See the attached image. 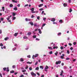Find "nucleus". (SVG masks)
<instances>
[{
  "label": "nucleus",
  "mask_w": 77,
  "mask_h": 77,
  "mask_svg": "<svg viewBox=\"0 0 77 77\" xmlns=\"http://www.w3.org/2000/svg\"><path fill=\"white\" fill-rule=\"evenodd\" d=\"M14 45L15 46V47L14 48H13L12 49L13 51H15V50H16V49H17V47H18V45H17V44H15Z\"/></svg>",
  "instance_id": "nucleus-1"
},
{
  "label": "nucleus",
  "mask_w": 77,
  "mask_h": 77,
  "mask_svg": "<svg viewBox=\"0 0 77 77\" xmlns=\"http://www.w3.org/2000/svg\"><path fill=\"white\" fill-rule=\"evenodd\" d=\"M38 56H39V54H36L35 56L34 55H33L32 58V59H35V58H34V57H38Z\"/></svg>",
  "instance_id": "nucleus-2"
},
{
  "label": "nucleus",
  "mask_w": 77,
  "mask_h": 77,
  "mask_svg": "<svg viewBox=\"0 0 77 77\" xmlns=\"http://www.w3.org/2000/svg\"><path fill=\"white\" fill-rule=\"evenodd\" d=\"M61 63V61L60 60H59L58 61H57L55 63L56 65H58V64H60Z\"/></svg>",
  "instance_id": "nucleus-3"
},
{
  "label": "nucleus",
  "mask_w": 77,
  "mask_h": 77,
  "mask_svg": "<svg viewBox=\"0 0 77 77\" xmlns=\"http://www.w3.org/2000/svg\"><path fill=\"white\" fill-rule=\"evenodd\" d=\"M48 69V66H46L45 68V71L47 72V69Z\"/></svg>",
  "instance_id": "nucleus-4"
},
{
  "label": "nucleus",
  "mask_w": 77,
  "mask_h": 77,
  "mask_svg": "<svg viewBox=\"0 0 77 77\" xmlns=\"http://www.w3.org/2000/svg\"><path fill=\"white\" fill-rule=\"evenodd\" d=\"M6 11H5V14H8V13H9V12H10V11L9 10H8V9H6Z\"/></svg>",
  "instance_id": "nucleus-5"
},
{
  "label": "nucleus",
  "mask_w": 77,
  "mask_h": 77,
  "mask_svg": "<svg viewBox=\"0 0 77 77\" xmlns=\"http://www.w3.org/2000/svg\"><path fill=\"white\" fill-rule=\"evenodd\" d=\"M31 74L32 75H34V76H36V74L34 73L33 72H32L31 73Z\"/></svg>",
  "instance_id": "nucleus-6"
},
{
  "label": "nucleus",
  "mask_w": 77,
  "mask_h": 77,
  "mask_svg": "<svg viewBox=\"0 0 77 77\" xmlns=\"http://www.w3.org/2000/svg\"><path fill=\"white\" fill-rule=\"evenodd\" d=\"M63 5L64 7H66L68 5V4L67 3H65L63 4Z\"/></svg>",
  "instance_id": "nucleus-7"
},
{
  "label": "nucleus",
  "mask_w": 77,
  "mask_h": 77,
  "mask_svg": "<svg viewBox=\"0 0 77 77\" xmlns=\"http://www.w3.org/2000/svg\"><path fill=\"white\" fill-rule=\"evenodd\" d=\"M38 31L39 33L40 34H41L42 33V31L41 30V29H38Z\"/></svg>",
  "instance_id": "nucleus-8"
},
{
  "label": "nucleus",
  "mask_w": 77,
  "mask_h": 77,
  "mask_svg": "<svg viewBox=\"0 0 77 77\" xmlns=\"http://www.w3.org/2000/svg\"><path fill=\"white\" fill-rule=\"evenodd\" d=\"M55 20H56V19L54 18H52L51 20V21H53V22L55 21Z\"/></svg>",
  "instance_id": "nucleus-9"
},
{
  "label": "nucleus",
  "mask_w": 77,
  "mask_h": 77,
  "mask_svg": "<svg viewBox=\"0 0 77 77\" xmlns=\"http://www.w3.org/2000/svg\"><path fill=\"white\" fill-rule=\"evenodd\" d=\"M61 35H62V33L61 32H58L57 35L58 36H60Z\"/></svg>",
  "instance_id": "nucleus-10"
},
{
  "label": "nucleus",
  "mask_w": 77,
  "mask_h": 77,
  "mask_svg": "<svg viewBox=\"0 0 77 77\" xmlns=\"http://www.w3.org/2000/svg\"><path fill=\"white\" fill-rule=\"evenodd\" d=\"M18 35V33L17 32L15 33L14 34V36H17Z\"/></svg>",
  "instance_id": "nucleus-11"
},
{
  "label": "nucleus",
  "mask_w": 77,
  "mask_h": 77,
  "mask_svg": "<svg viewBox=\"0 0 77 77\" xmlns=\"http://www.w3.org/2000/svg\"><path fill=\"white\" fill-rule=\"evenodd\" d=\"M12 17V15H10V16H9L8 17V18H6V19L7 20H9V19L10 18H11V17Z\"/></svg>",
  "instance_id": "nucleus-12"
},
{
  "label": "nucleus",
  "mask_w": 77,
  "mask_h": 77,
  "mask_svg": "<svg viewBox=\"0 0 77 77\" xmlns=\"http://www.w3.org/2000/svg\"><path fill=\"white\" fill-rule=\"evenodd\" d=\"M31 34H32L31 32H29L27 33V35L28 36H30V35H31Z\"/></svg>",
  "instance_id": "nucleus-13"
},
{
  "label": "nucleus",
  "mask_w": 77,
  "mask_h": 77,
  "mask_svg": "<svg viewBox=\"0 0 77 77\" xmlns=\"http://www.w3.org/2000/svg\"><path fill=\"white\" fill-rule=\"evenodd\" d=\"M20 60V62H23L24 61V59L23 58H21Z\"/></svg>",
  "instance_id": "nucleus-14"
},
{
  "label": "nucleus",
  "mask_w": 77,
  "mask_h": 77,
  "mask_svg": "<svg viewBox=\"0 0 77 77\" xmlns=\"http://www.w3.org/2000/svg\"><path fill=\"white\" fill-rule=\"evenodd\" d=\"M9 39V37H7L5 38L4 40L5 41H7V40H8Z\"/></svg>",
  "instance_id": "nucleus-15"
},
{
  "label": "nucleus",
  "mask_w": 77,
  "mask_h": 77,
  "mask_svg": "<svg viewBox=\"0 0 77 77\" xmlns=\"http://www.w3.org/2000/svg\"><path fill=\"white\" fill-rule=\"evenodd\" d=\"M13 9L14 10V11H17V7H15L13 8Z\"/></svg>",
  "instance_id": "nucleus-16"
},
{
  "label": "nucleus",
  "mask_w": 77,
  "mask_h": 77,
  "mask_svg": "<svg viewBox=\"0 0 77 77\" xmlns=\"http://www.w3.org/2000/svg\"><path fill=\"white\" fill-rule=\"evenodd\" d=\"M29 23L31 25V26L33 25V23L32 22H29Z\"/></svg>",
  "instance_id": "nucleus-17"
},
{
  "label": "nucleus",
  "mask_w": 77,
  "mask_h": 77,
  "mask_svg": "<svg viewBox=\"0 0 77 77\" xmlns=\"http://www.w3.org/2000/svg\"><path fill=\"white\" fill-rule=\"evenodd\" d=\"M13 2L14 3H17V1H15V0H12Z\"/></svg>",
  "instance_id": "nucleus-18"
},
{
  "label": "nucleus",
  "mask_w": 77,
  "mask_h": 77,
  "mask_svg": "<svg viewBox=\"0 0 77 77\" xmlns=\"http://www.w3.org/2000/svg\"><path fill=\"white\" fill-rule=\"evenodd\" d=\"M59 22L60 23H63V21H62V20H60L59 21Z\"/></svg>",
  "instance_id": "nucleus-19"
},
{
  "label": "nucleus",
  "mask_w": 77,
  "mask_h": 77,
  "mask_svg": "<svg viewBox=\"0 0 77 77\" xmlns=\"http://www.w3.org/2000/svg\"><path fill=\"white\" fill-rule=\"evenodd\" d=\"M27 63H28L29 64H32V62H27Z\"/></svg>",
  "instance_id": "nucleus-20"
},
{
  "label": "nucleus",
  "mask_w": 77,
  "mask_h": 77,
  "mask_svg": "<svg viewBox=\"0 0 77 77\" xmlns=\"http://www.w3.org/2000/svg\"><path fill=\"white\" fill-rule=\"evenodd\" d=\"M2 11L3 12L5 11V7H2Z\"/></svg>",
  "instance_id": "nucleus-21"
},
{
  "label": "nucleus",
  "mask_w": 77,
  "mask_h": 77,
  "mask_svg": "<svg viewBox=\"0 0 77 77\" xmlns=\"http://www.w3.org/2000/svg\"><path fill=\"white\" fill-rule=\"evenodd\" d=\"M7 72H9V67L7 68Z\"/></svg>",
  "instance_id": "nucleus-22"
},
{
  "label": "nucleus",
  "mask_w": 77,
  "mask_h": 77,
  "mask_svg": "<svg viewBox=\"0 0 77 77\" xmlns=\"http://www.w3.org/2000/svg\"><path fill=\"white\" fill-rule=\"evenodd\" d=\"M23 39H27V36H24L23 37Z\"/></svg>",
  "instance_id": "nucleus-23"
},
{
  "label": "nucleus",
  "mask_w": 77,
  "mask_h": 77,
  "mask_svg": "<svg viewBox=\"0 0 77 77\" xmlns=\"http://www.w3.org/2000/svg\"><path fill=\"white\" fill-rule=\"evenodd\" d=\"M40 68H41V69H43L44 68H43V66H40Z\"/></svg>",
  "instance_id": "nucleus-24"
},
{
  "label": "nucleus",
  "mask_w": 77,
  "mask_h": 77,
  "mask_svg": "<svg viewBox=\"0 0 77 77\" xmlns=\"http://www.w3.org/2000/svg\"><path fill=\"white\" fill-rule=\"evenodd\" d=\"M72 11V10L71 8H70L69 11V12H71Z\"/></svg>",
  "instance_id": "nucleus-25"
},
{
  "label": "nucleus",
  "mask_w": 77,
  "mask_h": 77,
  "mask_svg": "<svg viewBox=\"0 0 77 77\" xmlns=\"http://www.w3.org/2000/svg\"><path fill=\"white\" fill-rule=\"evenodd\" d=\"M30 57H31V56H30V55H28L27 56V57H28V58H30Z\"/></svg>",
  "instance_id": "nucleus-26"
},
{
  "label": "nucleus",
  "mask_w": 77,
  "mask_h": 77,
  "mask_svg": "<svg viewBox=\"0 0 77 77\" xmlns=\"http://www.w3.org/2000/svg\"><path fill=\"white\" fill-rule=\"evenodd\" d=\"M32 37L33 38H36V35H33Z\"/></svg>",
  "instance_id": "nucleus-27"
},
{
  "label": "nucleus",
  "mask_w": 77,
  "mask_h": 77,
  "mask_svg": "<svg viewBox=\"0 0 77 77\" xmlns=\"http://www.w3.org/2000/svg\"><path fill=\"white\" fill-rule=\"evenodd\" d=\"M58 54V52H57H57H56V53H55V56H57Z\"/></svg>",
  "instance_id": "nucleus-28"
},
{
  "label": "nucleus",
  "mask_w": 77,
  "mask_h": 77,
  "mask_svg": "<svg viewBox=\"0 0 77 77\" xmlns=\"http://www.w3.org/2000/svg\"><path fill=\"white\" fill-rule=\"evenodd\" d=\"M46 19H47V18L45 17H44L43 18V20H44V21H45V20H46Z\"/></svg>",
  "instance_id": "nucleus-29"
},
{
  "label": "nucleus",
  "mask_w": 77,
  "mask_h": 77,
  "mask_svg": "<svg viewBox=\"0 0 77 77\" xmlns=\"http://www.w3.org/2000/svg\"><path fill=\"white\" fill-rule=\"evenodd\" d=\"M58 48V47H56V46H54V47H53V49H55V48Z\"/></svg>",
  "instance_id": "nucleus-30"
},
{
  "label": "nucleus",
  "mask_w": 77,
  "mask_h": 77,
  "mask_svg": "<svg viewBox=\"0 0 77 77\" xmlns=\"http://www.w3.org/2000/svg\"><path fill=\"white\" fill-rule=\"evenodd\" d=\"M22 72H26V70H22Z\"/></svg>",
  "instance_id": "nucleus-31"
},
{
  "label": "nucleus",
  "mask_w": 77,
  "mask_h": 77,
  "mask_svg": "<svg viewBox=\"0 0 77 77\" xmlns=\"http://www.w3.org/2000/svg\"><path fill=\"white\" fill-rule=\"evenodd\" d=\"M12 14L13 16H15V13H12Z\"/></svg>",
  "instance_id": "nucleus-32"
},
{
  "label": "nucleus",
  "mask_w": 77,
  "mask_h": 77,
  "mask_svg": "<svg viewBox=\"0 0 77 77\" xmlns=\"http://www.w3.org/2000/svg\"><path fill=\"white\" fill-rule=\"evenodd\" d=\"M48 48L49 49H51V50H53V48H52L51 47H48Z\"/></svg>",
  "instance_id": "nucleus-33"
},
{
  "label": "nucleus",
  "mask_w": 77,
  "mask_h": 77,
  "mask_svg": "<svg viewBox=\"0 0 77 77\" xmlns=\"http://www.w3.org/2000/svg\"><path fill=\"white\" fill-rule=\"evenodd\" d=\"M34 26L35 27H36V26H37V23H34Z\"/></svg>",
  "instance_id": "nucleus-34"
},
{
  "label": "nucleus",
  "mask_w": 77,
  "mask_h": 77,
  "mask_svg": "<svg viewBox=\"0 0 77 77\" xmlns=\"http://www.w3.org/2000/svg\"><path fill=\"white\" fill-rule=\"evenodd\" d=\"M10 7L11 8L12 7H13V5L12 4H11L10 5Z\"/></svg>",
  "instance_id": "nucleus-35"
},
{
  "label": "nucleus",
  "mask_w": 77,
  "mask_h": 77,
  "mask_svg": "<svg viewBox=\"0 0 77 77\" xmlns=\"http://www.w3.org/2000/svg\"><path fill=\"white\" fill-rule=\"evenodd\" d=\"M35 40L36 41H39V40H40V39H39L38 38H36L35 39Z\"/></svg>",
  "instance_id": "nucleus-36"
},
{
  "label": "nucleus",
  "mask_w": 77,
  "mask_h": 77,
  "mask_svg": "<svg viewBox=\"0 0 77 77\" xmlns=\"http://www.w3.org/2000/svg\"><path fill=\"white\" fill-rule=\"evenodd\" d=\"M38 69H39V67H37L35 68V70H38Z\"/></svg>",
  "instance_id": "nucleus-37"
},
{
  "label": "nucleus",
  "mask_w": 77,
  "mask_h": 77,
  "mask_svg": "<svg viewBox=\"0 0 77 77\" xmlns=\"http://www.w3.org/2000/svg\"><path fill=\"white\" fill-rule=\"evenodd\" d=\"M46 25V24L45 23H44L42 24V27H44V26H45V25Z\"/></svg>",
  "instance_id": "nucleus-38"
},
{
  "label": "nucleus",
  "mask_w": 77,
  "mask_h": 77,
  "mask_svg": "<svg viewBox=\"0 0 77 77\" xmlns=\"http://www.w3.org/2000/svg\"><path fill=\"white\" fill-rule=\"evenodd\" d=\"M37 20H39V19L40 18V17L39 16H38L37 17Z\"/></svg>",
  "instance_id": "nucleus-39"
},
{
  "label": "nucleus",
  "mask_w": 77,
  "mask_h": 77,
  "mask_svg": "<svg viewBox=\"0 0 77 77\" xmlns=\"http://www.w3.org/2000/svg\"><path fill=\"white\" fill-rule=\"evenodd\" d=\"M10 72L11 73H14V70L11 71H10Z\"/></svg>",
  "instance_id": "nucleus-40"
},
{
  "label": "nucleus",
  "mask_w": 77,
  "mask_h": 77,
  "mask_svg": "<svg viewBox=\"0 0 77 77\" xmlns=\"http://www.w3.org/2000/svg\"><path fill=\"white\" fill-rule=\"evenodd\" d=\"M15 65H13L12 66V68L13 69L15 68Z\"/></svg>",
  "instance_id": "nucleus-41"
},
{
  "label": "nucleus",
  "mask_w": 77,
  "mask_h": 77,
  "mask_svg": "<svg viewBox=\"0 0 77 77\" xmlns=\"http://www.w3.org/2000/svg\"><path fill=\"white\" fill-rule=\"evenodd\" d=\"M3 69L5 71H6V68L5 67L3 68Z\"/></svg>",
  "instance_id": "nucleus-42"
},
{
  "label": "nucleus",
  "mask_w": 77,
  "mask_h": 77,
  "mask_svg": "<svg viewBox=\"0 0 77 77\" xmlns=\"http://www.w3.org/2000/svg\"><path fill=\"white\" fill-rule=\"evenodd\" d=\"M0 20L1 21H3L4 19L2 17L0 18Z\"/></svg>",
  "instance_id": "nucleus-43"
},
{
  "label": "nucleus",
  "mask_w": 77,
  "mask_h": 77,
  "mask_svg": "<svg viewBox=\"0 0 77 77\" xmlns=\"http://www.w3.org/2000/svg\"><path fill=\"white\" fill-rule=\"evenodd\" d=\"M60 65H58L56 66V67L57 68H59V67H60Z\"/></svg>",
  "instance_id": "nucleus-44"
},
{
  "label": "nucleus",
  "mask_w": 77,
  "mask_h": 77,
  "mask_svg": "<svg viewBox=\"0 0 77 77\" xmlns=\"http://www.w3.org/2000/svg\"><path fill=\"white\" fill-rule=\"evenodd\" d=\"M60 58H61V59H63L64 58V57L62 56H60Z\"/></svg>",
  "instance_id": "nucleus-45"
},
{
  "label": "nucleus",
  "mask_w": 77,
  "mask_h": 77,
  "mask_svg": "<svg viewBox=\"0 0 77 77\" xmlns=\"http://www.w3.org/2000/svg\"><path fill=\"white\" fill-rule=\"evenodd\" d=\"M49 54H53V52L52 51H51L49 52Z\"/></svg>",
  "instance_id": "nucleus-46"
},
{
  "label": "nucleus",
  "mask_w": 77,
  "mask_h": 77,
  "mask_svg": "<svg viewBox=\"0 0 77 77\" xmlns=\"http://www.w3.org/2000/svg\"><path fill=\"white\" fill-rule=\"evenodd\" d=\"M42 6H43V4H41L39 5V7H41Z\"/></svg>",
  "instance_id": "nucleus-47"
},
{
  "label": "nucleus",
  "mask_w": 77,
  "mask_h": 77,
  "mask_svg": "<svg viewBox=\"0 0 77 77\" xmlns=\"http://www.w3.org/2000/svg\"><path fill=\"white\" fill-rule=\"evenodd\" d=\"M28 68H29V67H28V66H26V67L25 68L26 69H28Z\"/></svg>",
  "instance_id": "nucleus-48"
},
{
  "label": "nucleus",
  "mask_w": 77,
  "mask_h": 77,
  "mask_svg": "<svg viewBox=\"0 0 77 77\" xmlns=\"http://www.w3.org/2000/svg\"><path fill=\"white\" fill-rule=\"evenodd\" d=\"M29 6V5L26 4L24 5V7H26V6Z\"/></svg>",
  "instance_id": "nucleus-49"
},
{
  "label": "nucleus",
  "mask_w": 77,
  "mask_h": 77,
  "mask_svg": "<svg viewBox=\"0 0 77 77\" xmlns=\"http://www.w3.org/2000/svg\"><path fill=\"white\" fill-rule=\"evenodd\" d=\"M60 48L61 49V50H63V47L62 46H61L60 47Z\"/></svg>",
  "instance_id": "nucleus-50"
},
{
  "label": "nucleus",
  "mask_w": 77,
  "mask_h": 77,
  "mask_svg": "<svg viewBox=\"0 0 77 77\" xmlns=\"http://www.w3.org/2000/svg\"><path fill=\"white\" fill-rule=\"evenodd\" d=\"M16 19V17H14L13 18V20H15Z\"/></svg>",
  "instance_id": "nucleus-51"
},
{
  "label": "nucleus",
  "mask_w": 77,
  "mask_h": 77,
  "mask_svg": "<svg viewBox=\"0 0 77 77\" xmlns=\"http://www.w3.org/2000/svg\"><path fill=\"white\" fill-rule=\"evenodd\" d=\"M38 62L37 61L35 63V65H36L37 64H38Z\"/></svg>",
  "instance_id": "nucleus-52"
},
{
  "label": "nucleus",
  "mask_w": 77,
  "mask_h": 77,
  "mask_svg": "<svg viewBox=\"0 0 77 77\" xmlns=\"http://www.w3.org/2000/svg\"><path fill=\"white\" fill-rule=\"evenodd\" d=\"M29 70L31 71V70H32V67H29Z\"/></svg>",
  "instance_id": "nucleus-53"
},
{
  "label": "nucleus",
  "mask_w": 77,
  "mask_h": 77,
  "mask_svg": "<svg viewBox=\"0 0 77 77\" xmlns=\"http://www.w3.org/2000/svg\"><path fill=\"white\" fill-rule=\"evenodd\" d=\"M35 17V16H33V15H32L31 16L32 18H34Z\"/></svg>",
  "instance_id": "nucleus-54"
},
{
  "label": "nucleus",
  "mask_w": 77,
  "mask_h": 77,
  "mask_svg": "<svg viewBox=\"0 0 77 77\" xmlns=\"http://www.w3.org/2000/svg\"><path fill=\"white\" fill-rule=\"evenodd\" d=\"M20 77H24V75H21L20 76H19Z\"/></svg>",
  "instance_id": "nucleus-55"
},
{
  "label": "nucleus",
  "mask_w": 77,
  "mask_h": 77,
  "mask_svg": "<svg viewBox=\"0 0 77 77\" xmlns=\"http://www.w3.org/2000/svg\"><path fill=\"white\" fill-rule=\"evenodd\" d=\"M31 11H34V8H32L31 9Z\"/></svg>",
  "instance_id": "nucleus-56"
},
{
  "label": "nucleus",
  "mask_w": 77,
  "mask_h": 77,
  "mask_svg": "<svg viewBox=\"0 0 77 77\" xmlns=\"http://www.w3.org/2000/svg\"><path fill=\"white\" fill-rule=\"evenodd\" d=\"M67 52L68 54H69V50H67Z\"/></svg>",
  "instance_id": "nucleus-57"
},
{
  "label": "nucleus",
  "mask_w": 77,
  "mask_h": 77,
  "mask_svg": "<svg viewBox=\"0 0 77 77\" xmlns=\"http://www.w3.org/2000/svg\"><path fill=\"white\" fill-rule=\"evenodd\" d=\"M2 33V29L0 30V34H1Z\"/></svg>",
  "instance_id": "nucleus-58"
},
{
  "label": "nucleus",
  "mask_w": 77,
  "mask_h": 77,
  "mask_svg": "<svg viewBox=\"0 0 77 77\" xmlns=\"http://www.w3.org/2000/svg\"><path fill=\"white\" fill-rule=\"evenodd\" d=\"M0 46H1V47H2V46H3V44L1 43Z\"/></svg>",
  "instance_id": "nucleus-59"
},
{
  "label": "nucleus",
  "mask_w": 77,
  "mask_h": 77,
  "mask_svg": "<svg viewBox=\"0 0 77 77\" xmlns=\"http://www.w3.org/2000/svg\"><path fill=\"white\" fill-rule=\"evenodd\" d=\"M76 42H74V43H73V45H76Z\"/></svg>",
  "instance_id": "nucleus-60"
},
{
  "label": "nucleus",
  "mask_w": 77,
  "mask_h": 77,
  "mask_svg": "<svg viewBox=\"0 0 77 77\" xmlns=\"http://www.w3.org/2000/svg\"><path fill=\"white\" fill-rule=\"evenodd\" d=\"M28 49H29V47H28L27 48H26L25 49V50H28Z\"/></svg>",
  "instance_id": "nucleus-61"
},
{
  "label": "nucleus",
  "mask_w": 77,
  "mask_h": 77,
  "mask_svg": "<svg viewBox=\"0 0 77 77\" xmlns=\"http://www.w3.org/2000/svg\"><path fill=\"white\" fill-rule=\"evenodd\" d=\"M32 13H36L35 11H31Z\"/></svg>",
  "instance_id": "nucleus-62"
},
{
  "label": "nucleus",
  "mask_w": 77,
  "mask_h": 77,
  "mask_svg": "<svg viewBox=\"0 0 77 77\" xmlns=\"http://www.w3.org/2000/svg\"><path fill=\"white\" fill-rule=\"evenodd\" d=\"M25 20L26 21H28V19L27 18L25 19Z\"/></svg>",
  "instance_id": "nucleus-63"
},
{
  "label": "nucleus",
  "mask_w": 77,
  "mask_h": 77,
  "mask_svg": "<svg viewBox=\"0 0 77 77\" xmlns=\"http://www.w3.org/2000/svg\"><path fill=\"white\" fill-rule=\"evenodd\" d=\"M41 77H44V75H42L41 76Z\"/></svg>",
  "instance_id": "nucleus-64"
}]
</instances>
